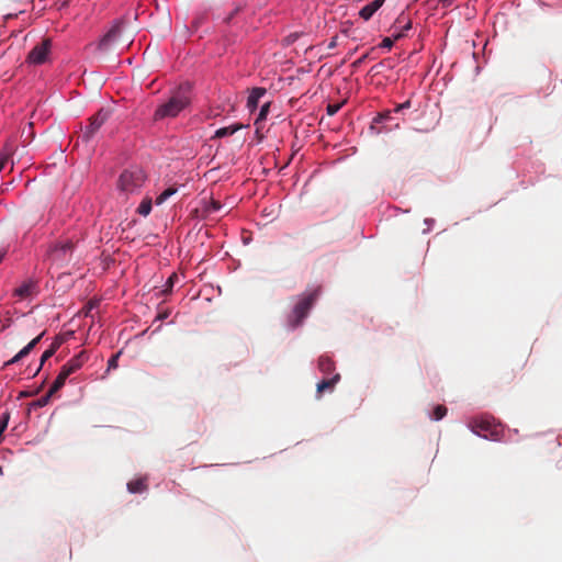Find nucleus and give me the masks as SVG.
Wrapping results in <instances>:
<instances>
[{
    "instance_id": "nucleus-1",
    "label": "nucleus",
    "mask_w": 562,
    "mask_h": 562,
    "mask_svg": "<svg viewBox=\"0 0 562 562\" xmlns=\"http://www.w3.org/2000/svg\"><path fill=\"white\" fill-rule=\"evenodd\" d=\"M191 102V85L183 83L171 92L170 98L160 104L154 114L156 121L176 117Z\"/></svg>"
},
{
    "instance_id": "nucleus-2",
    "label": "nucleus",
    "mask_w": 562,
    "mask_h": 562,
    "mask_svg": "<svg viewBox=\"0 0 562 562\" xmlns=\"http://www.w3.org/2000/svg\"><path fill=\"white\" fill-rule=\"evenodd\" d=\"M319 294V289H316L307 294H303L299 302L295 304L292 314L289 316V324L295 328L300 326L303 319L307 316L310 310L314 305Z\"/></svg>"
},
{
    "instance_id": "nucleus-3",
    "label": "nucleus",
    "mask_w": 562,
    "mask_h": 562,
    "mask_svg": "<svg viewBox=\"0 0 562 562\" xmlns=\"http://www.w3.org/2000/svg\"><path fill=\"white\" fill-rule=\"evenodd\" d=\"M146 176L139 168L125 170L119 178V189L125 193H134L143 187Z\"/></svg>"
},
{
    "instance_id": "nucleus-4",
    "label": "nucleus",
    "mask_w": 562,
    "mask_h": 562,
    "mask_svg": "<svg viewBox=\"0 0 562 562\" xmlns=\"http://www.w3.org/2000/svg\"><path fill=\"white\" fill-rule=\"evenodd\" d=\"M468 426L477 436H481L485 439L498 440V426L495 425L494 422L486 416L472 418Z\"/></svg>"
},
{
    "instance_id": "nucleus-5",
    "label": "nucleus",
    "mask_w": 562,
    "mask_h": 562,
    "mask_svg": "<svg viewBox=\"0 0 562 562\" xmlns=\"http://www.w3.org/2000/svg\"><path fill=\"white\" fill-rule=\"evenodd\" d=\"M110 112L106 110H99L94 115L89 119V125L82 132L81 138L88 143L101 128V126L108 121Z\"/></svg>"
},
{
    "instance_id": "nucleus-6",
    "label": "nucleus",
    "mask_w": 562,
    "mask_h": 562,
    "mask_svg": "<svg viewBox=\"0 0 562 562\" xmlns=\"http://www.w3.org/2000/svg\"><path fill=\"white\" fill-rule=\"evenodd\" d=\"M52 47L50 38H43L36 44L26 57V61L33 65H42L47 60Z\"/></svg>"
},
{
    "instance_id": "nucleus-7",
    "label": "nucleus",
    "mask_w": 562,
    "mask_h": 562,
    "mask_svg": "<svg viewBox=\"0 0 562 562\" xmlns=\"http://www.w3.org/2000/svg\"><path fill=\"white\" fill-rule=\"evenodd\" d=\"M122 24H115L100 41L98 48L102 52H109L116 44H125L126 41H121Z\"/></svg>"
},
{
    "instance_id": "nucleus-8",
    "label": "nucleus",
    "mask_w": 562,
    "mask_h": 562,
    "mask_svg": "<svg viewBox=\"0 0 562 562\" xmlns=\"http://www.w3.org/2000/svg\"><path fill=\"white\" fill-rule=\"evenodd\" d=\"M72 249L71 240L59 241L50 249V256L55 261L66 262L70 258Z\"/></svg>"
},
{
    "instance_id": "nucleus-9",
    "label": "nucleus",
    "mask_w": 562,
    "mask_h": 562,
    "mask_svg": "<svg viewBox=\"0 0 562 562\" xmlns=\"http://www.w3.org/2000/svg\"><path fill=\"white\" fill-rule=\"evenodd\" d=\"M412 29V22L405 14H401L393 25L394 40H400L406 35V32Z\"/></svg>"
},
{
    "instance_id": "nucleus-10",
    "label": "nucleus",
    "mask_w": 562,
    "mask_h": 562,
    "mask_svg": "<svg viewBox=\"0 0 562 562\" xmlns=\"http://www.w3.org/2000/svg\"><path fill=\"white\" fill-rule=\"evenodd\" d=\"M45 331H43L42 334H40L37 337H35L34 339H32L24 348H22L12 359L8 360L7 362H4V367H9L13 363H16L18 361H20L21 359H23L24 357H26L35 347L36 345L41 341V339L43 338Z\"/></svg>"
},
{
    "instance_id": "nucleus-11",
    "label": "nucleus",
    "mask_w": 562,
    "mask_h": 562,
    "mask_svg": "<svg viewBox=\"0 0 562 562\" xmlns=\"http://www.w3.org/2000/svg\"><path fill=\"white\" fill-rule=\"evenodd\" d=\"M35 293H37V283L32 279L24 281L13 291V295L20 299H27Z\"/></svg>"
},
{
    "instance_id": "nucleus-12",
    "label": "nucleus",
    "mask_w": 562,
    "mask_h": 562,
    "mask_svg": "<svg viewBox=\"0 0 562 562\" xmlns=\"http://www.w3.org/2000/svg\"><path fill=\"white\" fill-rule=\"evenodd\" d=\"M265 88H254L247 98V108L249 111L257 109L259 100L266 94Z\"/></svg>"
},
{
    "instance_id": "nucleus-13",
    "label": "nucleus",
    "mask_w": 562,
    "mask_h": 562,
    "mask_svg": "<svg viewBox=\"0 0 562 562\" xmlns=\"http://www.w3.org/2000/svg\"><path fill=\"white\" fill-rule=\"evenodd\" d=\"M340 374L336 373L330 379H324L321 382L317 383L316 391L318 396L325 391V390H333L335 385L339 382Z\"/></svg>"
},
{
    "instance_id": "nucleus-14",
    "label": "nucleus",
    "mask_w": 562,
    "mask_h": 562,
    "mask_svg": "<svg viewBox=\"0 0 562 562\" xmlns=\"http://www.w3.org/2000/svg\"><path fill=\"white\" fill-rule=\"evenodd\" d=\"M318 369L324 374H330L335 370V362L330 357L323 355L318 358Z\"/></svg>"
},
{
    "instance_id": "nucleus-15",
    "label": "nucleus",
    "mask_w": 562,
    "mask_h": 562,
    "mask_svg": "<svg viewBox=\"0 0 562 562\" xmlns=\"http://www.w3.org/2000/svg\"><path fill=\"white\" fill-rule=\"evenodd\" d=\"M61 342H63V340L60 338H56L53 341V344L50 345V347L43 352V355L41 357V363H40L37 371L42 368V366L45 363V361H47L49 358H52L55 355V352L61 346Z\"/></svg>"
},
{
    "instance_id": "nucleus-16",
    "label": "nucleus",
    "mask_w": 562,
    "mask_h": 562,
    "mask_svg": "<svg viewBox=\"0 0 562 562\" xmlns=\"http://www.w3.org/2000/svg\"><path fill=\"white\" fill-rule=\"evenodd\" d=\"M127 490L131 493H142L147 490V484L145 479H136L133 481H130L127 483Z\"/></svg>"
},
{
    "instance_id": "nucleus-17",
    "label": "nucleus",
    "mask_w": 562,
    "mask_h": 562,
    "mask_svg": "<svg viewBox=\"0 0 562 562\" xmlns=\"http://www.w3.org/2000/svg\"><path fill=\"white\" fill-rule=\"evenodd\" d=\"M87 358V355L82 351L79 355L71 358L66 364L71 369V372L74 373L82 367Z\"/></svg>"
},
{
    "instance_id": "nucleus-18",
    "label": "nucleus",
    "mask_w": 562,
    "mask_h": 562,
    "mask_svg": "<svg viewBox=\"0 0 562 562\" xmlns=\"http://www.w3.org/2000/svg\"><path fill=\"white\" fill-rule=\"evenodd\" d=\"M239 127H240L239 125H229V126L218 128L215 132V137L222 138V137L231 136V135L235 134L239 130Z\"/></svg>"
},
{
    "instance_id": "nucleus-19",
    "label": "nucleus",
    "mask_w": 562,
    "mask_h": 562,
    "mask_svg": "<svg viewBox=\"0 0 562 562\" xmlns=\"http://www.w3.org/2000/svg\"><path fill=\"white\" fill-rule=\"evenodd\" d=\"M376 11V8L372 4V2H370L360 10L359 15L363 20L368 21Z\"/></svg>"
},
{
    "instance_id": "nucleus-20",
    "label": "nucleus",
    "mask_w": 562,
    "mask_h": 562,
    "mask_svg": "<svg viewBox=\"0 0 562 562\" xmlns=\"http://www.w3.org/2000/svg\"><path fill=\"white\" fill-rule=\"evenodd\" d=\"M177 192L176 188H168L164 190L157 198H156V204L160 205L164 202H166L171 195H173Z\"/></svg>"
},
{
    "instance_id": "nucleus-21",
    "label": "nucleus",
    "mask_w": 562,
    "mask_h": 562,
    "mask_svg": "<svg viewBox=\"0 0 562 562\" xmlns=\"http://www.w3.org/2000/svg\"><path fill=\"white\" fill-rule=\"evenodd\" d=\"M150 211H151V200L150 199L143 200L137 209V212L143 216H147L150 213Z\"/></svg>"
},
{
    "instance_id": "nucleus-22",
    "label": "nucleus",
    "mask_w": 562,
    "mask_h": 562,
    "mask_svg": "<svg viewBox=\"0 0 562 562\" xmlns=\"http://www.w3.org/2000/svg\"><path fill=\"white\" fill-rule=\"evenodd\" d=\"M66 380V378L58 374L49 387L50 394H55L56 392H58L65 385Z\"/></svg>"
},
{
    "instance_id": "nucleus-23",
    "label": "nucleus",
    "mask_w": 562,
    "mask_h": 562,
    "mask_svg": "<svg viewBox=\"0 0 562 562\" xmlns=\"http://www.w3.org/2000/svg\"><path fill=\"white\" fill-rule=\"evenodd\" d=\"M447 414V407L443 405H437L434 408L432 415L430 416L434 420H440L442 419Z\"/></svg>"
},
{
    "instance_id": "nucleus-24",
    "label": "nucleus",
    "mask_w": 562,
    "mask_h": 562,
    "mask_svg": "<svg viewBox=\"0 0 562 562\" xmlns=\"http://www.w3.org/2000/svg\"><path fill=\"white\" fill-rule=\"evenodd\" d=\"M53 395L54 394H50V390H48V392L44 396H42L38 400L31 403V406L32 407H43L49 403V400Z\"/></svg>"
},
{
    "instance_id": "nucleus-25",
    "label": "nucleus",
    "mask_w": 562,
    "mask_h": 562,
    "mask_svg": "<svg viewBox=\"0 0 562 562\" xmlns=\"http://www.w3.org/2000/svg\"><path fill=\"white\" fill-rule=\"evenodd\" d=\"M177 280H178V276H177L176 273H172V274L168 278V280H167V282H166V286H165V289L161 291V293H162L164 295L169 294V293L172 291L173 284H175V282H176Z\"/></svg>"
},
{
    "instance_id": "nucleus-26",
    "label": "nucleus",
    "mask_w": 562,
    "mask_h": 562,
    "mask_svg": "<svg viewBox=\"0 0 562 562\" xmlns=\"http://www.w3.org/2000/svg\"><path fill=\"white\" fill-rule=\"evenodd\" d=\"M269 108H270V103H269V102L265 103V104L261 106L260 112H259V114H258V117H257V120H256V124H257L259 121H263V120H266L267 114H268V112H269Z\"/></svg>"
},
{
    "instance_id": "nucleus-27",
    "label": "nucleus",
    "mask_w": 562,
    "mask_h": 562,
    "mask_svg": "<svg viewBox=\"0 0 562 562\" xmlns=\"http://www.w3.org/2000/svg\"><path fill=\"white\" fill-rule=\"evenodd\" d=\"M221 209H222V204L216 200H212L210 202V204L206 206L205 211L211 214V213L220 211Z\"/></svg>"
},
{
    "instance_id": "nucleus-28",
    "label": "nucleus",
    "mask_w": 562,
    "mask_h": 562,
    "mask_svg": "<svg viewBox=\"0 0 562 562\" xmlns=\"http://www.w3.org/2000/svg\"><path fill=\"white\" fill-rule=\"evenodd\" d=\"M122 351H119L117 353L113 355L109 361H108V370H113L117 368V361L121 356Z\"/></svg>"
},
{
    "instance_id": "nucleus-29",
    "label": "nucleus",
    "mask_w": 562,
    "mask_h": 562,
    "mask_svg": "<svg viewBox=\"0 0 562 562\" xmlns=\"http://www.w3.org/2000/svg\"><path fill=\"white\" fill-rule=\"evenodd\" d=\"M341 103H329L326 108L327 114L330 116L335 115L341 109Z\"/></svg>"
},
{
    "instance_id": "nucleus-30",
    "label": "nucleus",
    "mask_w": 562,
    "mask_h": 562,
    "mask_svg": "<svg viewBox=\"0 0 562 562\" xmlns=\"http://www.w3.org/2000/svg\"><path fill=\"white\" fill-rule=\"evenodd\" d=\"M370 58V53H366L363 54L361 57H359L357 60H355L352 64H351V67L357 69L359 68L362 64L366 63V60H368Z\"/></svg>"
},
{
    "instance_id": "nucleus-31",
    "label": "nucleus",
    "mask_w": 562,
    "mask_h": 562,
    "mask_svg": "<svg viewBox=\"0 0 562 562\" xmlns=\"http://www.w3.org/2000/svg\"><path fill=\"white\" fill-rule=\"evenodd\" d=\"M394 37H385L382 40L381 44H380V47H383V48H391L394 44Z\"/></svg>"
},
{
    "instance_id": "nucleus-32",
    "label": "nucleus",
    "mask_w": 562,
    "mask_h": 562,
    "mask_svg": "<svg viewBox=\"0 0 562 562\" xmlns=\"http://www.w3.org/2000/svg\"><path fill=\"white\" fill-rule=\"evenodd\" d=\"M412 105L411 101L407 100L405 101L404 103H401L398 105H396V108L393 110L394 112H401L403 111L404 109H409Z\"/></svg>"
},
{
    "instance_id": "nucleus-33",
    "label": "nucleus",
    "mask_w": 562,
    "mask_h": 562,
    "mask_svg": "<svg viewBox=\"0 0 562 562\" xmlns=\"http://www.w3.org/2000/svg\"><path fill=\"white\" fill-rule=\"evenodd\" d=\"M70 374H72L71 369L67 364H64L59 372V375L68 379Z\"/></svg>"
},
{
    "instance_id": "nucleus-34",
    "label": "nucleus",
    "mask_w": 562,
    "mask_h": 562,
    "mask_svg": "<svg viewBox=\"0 0 562 562\" xmlns=\"http://www.w3.org/2000/svg\"><path fill=\"white\" fill-rule=\"evenodd\" d=\"M70 374H72L71 369L67 364H64L59 372V375L68 379Z\"/></svg>"
},
{
    "instance_id": "nucleus-35",
    "label": "nucleus",
    "mask_w": 562,
    "mask_h": 562,
    "mask_svg": "<svg viewBox=\"0 0 562 562\" xmlns=\"http://www.w3.org/2000/svg\"><path fill=\"white\" fill-rule=\"evenodd\" d=\"M391 113H392V111H385L383 113H380L375 121L382 122V121L389 120L391 117Z\"/></svg>"
},
{
    "instance_id": "nucleus-36",
    "label": "nucleus",
    "mask_w": 562,
    "mask_h": 562,
    "mask_svg": "<svg viewBox=\"0 0 562 562\" xmlns=\"http://www.w3.org/2000/svg\"><path fill=\"white\" fill-rule=\"evenodd\" d=\"M337 38H338L337 36H334L330 38L328 46H327L328 49H333L337 46Z\"/></svg>"
},
{
    "instance_id": "nucleus-37",
    "label": "nucleus",
    "mask_w": 562,
    "mask_h": 562,
    "mask_svg": "<svg viewBox=\"0 0 562 562\" xmlns=\"http://www.w3.org/2000/svg\"><path fill=\"white\" fill-rule=\"evenodd\" d=\"M385 0H374L372 1V4L376 8V10H379L383 3H384Z\"/></svg>"
},
{
    "instance_id": "nucleus-38",
    "label": "nucleus",
    "mask_w": 562,
    "mask_h": 562,
    "mask_svg": "<svg viewBox=\"0 0 562 562\" xmlns=\"http://www.w3.org/2000/svg\"><path fill=\"white\" fill-rule=\"evenodd\" d=\"M7 159V156H0V171L3 169Z\"/></svg>"
},
{
    "instance_id": "nucleus-39",
    "label": "nucleus",
    "mask_w": 562,
    "mask_h": 562,
    "mask_svg": "<svg viewBox=\"0 0 562 562\" xmlns=\"http://www.w3.org/2000/svg\"><path fill=\"white\" fill-rule=\"evenodd\" d=\"M443 4L450 5L454 0H440Z\"/></svg>"
},
{
    "instance_id": "nucleus-40",
    "label": "nucleus",
    "mask_w": 562,
    "mask_h": 562,
    "mask_svg": "<svg viewBox=\"0 0 562 562\" xmlns=\"http://www.w3.org/2000/svg\"><path fill=\"white\" fill-rule=\"evenodd\" d=\"M3 256H4V254H3V252H0V262H1V261H2V259H3Z\"/></svg>"
},
{
    "instance_id": "nucleus-41",
    "label": "nucleus",
    "mask_w": 562,
    "mask_h": 562,
    "mask_svg": "<svg viewBox=\"0 0 562 562\" xmlns=\"http://www.w3.org/2000/svg\"><path fill=\"white\" fill-rule=\"evenodd\" d=\"M94 304L93 303H89V310L93 308Z\"/></svg>"
}]
</instances>
